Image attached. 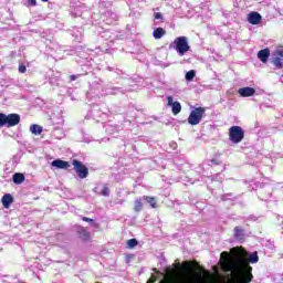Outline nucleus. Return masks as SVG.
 <instances>
[{
	"label": "nucleus",
	"instance_id": "b1692460",
	"mask_svg": "<svg viewBox=\"0 0 283 283\" xmlns=\"http://www.w3.org/2000/svg\"><path fill=\"white\" fill-rule=\"evenodd\" d=\"M31 134H34V136H41L43 134V127L39 126L38 124H32L30 126Z\"/></svg>",
	"mask_w": 283,
	"mask_h": 283
},
{
	"label": "nucleus",
	"instance_id": "aec40b11",
	"mask_svg": "<svg viewBox=\"0 0 283 283\" xmlns=\"http://www.w3.org/2000/svg\"><path fill=\"white\" fill-rule=\"evenodd\" d=\"M234 239L238 240V242H244V229L240 227L234 228Z\"/></svg>",
	"mask_w": 283,
	"mask_h": 283
},
{
	"label": "nucleus",
	"instance_id": "37998d69",
	"mask_svg": "<svg viewBox=\"0 0 283 283\" xmlns=\"http://www.w3.org/2000/svg\"><path fill=\"white\" fill-rule=\"evenodd\" d=\"M170 147H171L172 149H178V144L171 143V144H170Z\"/></svg>",
	"mask_w": 283,
	"mask_h": 283
},
{
	"label": "nucleus",
	"instance_id": "c85d7f7f",
	"mask_svg": "<svg viewBox=\"0 0 283 283\" xmlns=\"http://www.w3.org/2000/svg\"><path fill=\"white\" fill-rule=\"evenodd\" d=\"M251 264H258L260 262V256H258V252H252L249 256Z\"/></svg>",
	"mask_w": 283,
	"mask_h": 283
},
{
	"label": "nucleus",
	"instance_id": "a211bd4d",
	"mask_svg": "<svg viewBox=\"0 0 283 283\" xmlns=\"http://www.w3.org/2000/svg\"><path fill=\"white\" fill-rule=\"evenodd\" d=\"M12 181L14 182V185H23V182H25V175L21 172H15L12 176Z\"/></svg>",
	"mask_w": 283,
	"mask_h": 283
},
{
	"label": "nucleus",
	"instance_id": "09e8293b",
	"mask_svg": "<svg viewBox=\"0 0 283 283\" xmlns=\"http://www.w3.org/2000/svg\"><path fill=\"white\" fill-rule=\"evenodd\" d=\"M44 3H48L49 0H42Z\"/></svg>",
	"mask_w": 283,
	"mask_h": 283
},
{
	"label": "nucleus",
	"instance_id": "9d476101",
	"mask_svg": "<svg viewBox=\"0 0 283 283\" xmlns=\"http://www.w3.org/2000/svg\"><path fill=\"white\" fill-rule=\"evenodd\" d=\"M102 19L106 23V25H114V23L118 21V14H116V12L107 10L102 12Z\"/></svg>",
	"mask_w": 283,
	"mask_h": 283
},
{
	"label": "nucleus",
	"instance_id": "f3484780",
	"mask_svg": "<svg viewBox=\"0 0 283 283\" xmlns=\"http://www.w3.org/2000/svg\"><path fill=\"white\" fill-rule=\"evenodd\" d=\"M1 202H2V206L4 207V209H10V205H12V202H14V197H12V195H10V193H6L2 196Z\"/></svg>",
	"mask_w": 283,
	"mask_h": 283
},
{
	"label": "nucleus",
	"instance_id": "a18cd8bd",
	"mask_svg": "<svg viewBox=\"0 0 283 283\" xmlns=\"http://www.w3.org/2000/svg\"><path fill=\"white\" fill-rule=\"evenodd\" d=\"M160 66L161 67H169V63H161Z\"/></svg>",
	"mask_w": 283,
	"mask_h": 283
},
{
	"label": "nucleus",
	"instance_id": "6ab92c4d",
	"mask_svg": "<svg viewBox=\"0 0 283 283\" xmlns=\"http://www.w3.org/2000/svg\"><path fill=\"white\" fill-rule=\"evenodd\" d=\"M165 34H167V31L165 29L160 28V27L155 28L154 31H153V36L156 40L163 39V36H165Z\"/></svg>",
	"mask_w": 283,
	"mask_h": 283
},
{
	"label": "nucleus",
	"instance_id": "4c0bfd02",
	"mask_svg": "<svg viewBox=\"0 0 283 283\" xmlns=\"http://www.w3.org/2000/svg\"><path fill=\"white\" fill-rule=\"evenodd\" d=\"M27 67H25V65H23V64H20L19 65V72H20V74H25V72H27Z\"/></svg>",
	"mask_w": 283,
	"mask_h": 283
},
{
	"label": "nucleus",
	"instance_id": "4be33fe9",
	"mask_svg": "<svg viewBox=\"0 0 283 283\" xmlns=\"http://www.w3.org/2000/svg\"><path fill=\"white\" fill-rule=\"evenodd\" d=\"M247 269L248 273L243 275V277L241 279V283H250L253 280V274L251 273V271H253V268H251V265H248Z\"/></svg>",
	"mask_w": 283,
	"mask_h": 283
},
{
	"label": "nucleus",
	"instance_id": "c03bdc74",
	"mask_svg": "<svg viewBox=\"0 0 283 283\" xmlns=\"http://www.w3.org/2000/svg\"><path fill=\"white\" fill-rule=\"evenodd\" d=\"M148 282H150V283L156 282V275H151V277L148 280Z\"/></svg>",
	"mask_w": 283,
	"mask_h": 283
},
{
	"label": "nucleus",
	"instance_id": "e433bc0d",
	"mask_svg": "<svg viewBox=\"0 0 283 283\" xmlns=\"http://www.w3.org/2000/svg\"><path fill=\"white\" fill-rule=\"evenodd\" d=\"M101 196L107 197L109 196V188L107 186H104L102 191H101Z\"/></svg>",
	"mask_w": 283,
	"mask_h": 283
},
{
	"label": "nucleus",
	"instance_id": "4468645a",
	"mask_svg": "<svg viewBox=\"0 0 283 283\" xmlns=\"http://www.w3.org/2000/svg\"><path fill=\"white\" fill-rule=\"evenodd\" d=\"M256 56L259 61H261V63H269V57L271 56V50L269 48L260 50Z\"/></svg>",
	"mask_w": 283,
	"mask_h": 283
},
{
	"label": "nucleus",
	"instance_id": "0eeeda50",
	"mask_svg": "<svg viewBox=\"0 0 283 283\" xmlns=\"http://www.w3.org/2000/svg\"><path fill=\"white\" fill-rule=\"evenodd\" d=\"M202 116H205V107H197L190 112L188 117L189 125H200V120H202Z\"/></svg>",
	"mask_w": 283,
	"mask_h": 283
},
{
	"label": "nucleus",
	"instance_id": "2f4dec72",
	"mask_svg": "<svg viewBox=\"0 0 283 283\" xmlns=\"http://www.w3.org/2000/svg\"><path fill=\"white\" fill-rule=\"evenodd\" d=\"M154 19L155 21H160V23L165 22V17L160 12H154Z\"/></svg>",
	"mask_w": 283,
	"mask_h": 283
},
{
	"label": "nucleus",
	"instance_id": "473e14b6",
	"mask_svg": "<svg viewBox=\"0 0 283 283\" xmlns=\"http://www.w3.org/2000/svg\"><path fill=\"white\" fill-rule=\"evenodd\" d=\"M135 247H138V240L130 239V240L127 241V248L128 249H134Z\"/></svg>",
	"mask_w": 283,
	"mask_h": 283
},
{
	"label": "nucleus",
	"instance_id": "79ce46f5",
	"mask_svg": "<svg viewBox=\"0 0 283 283\" xmlns=\"http://www.w3.org/2000/svg\"><path fill=\"white\" fill-rule=\"evenodd\" d=\"M221 258H226L227 260H229V252H222Z\"/></svg>",
	"mask_w": 283,
	"mask_h": 283
},
{
	"label": "nucleus",
	"instance_id": "7c9ffc66",
	"mask_svg": "<svg viewBox=\"0 0 283 283\" xmlns=\"http://www.w3.org/2000/svg\"><path fill=\"white\" fill-rule=\"evenodd\" d=\"M134 210L138 213L143 211V201L140 199L135 200V207Z\"/></svg>",
	"mask_w": 283,
	"mask_h": 283
},
{
	"label": "nucleus",
	"instance_id": "393cba45",
	"mask_svg": "<svg viewBox=\"0 0 283 283\" xmlns=\"http://www.w3.org/2000/svg\"><path fill=\"white\" fill-rule=\"evenodd\" d=\"M77 233L80 235V238H82V240H90V232H87V230L83 227H80L77 229Z\"/></svg>",
	"mask_w": 283,
	"mask_h": 283
},
{
	"label": "nucleus",
	"instance_id": "a878e982",
	"mask_svg": "<svg viewBox=\"0 0 283 283\" xmlns=\"http://www.w3.org/2000/svg\"><path fill=\"white\" fill-rule=\"evenodd\" d=\"M102 39H105L106 41H114L116 36H114V33L112 31H103L102 33Z\"/></svg>",
	"mask_w": 283,
	"mask_h": 283
},
{
	"label": "nucleus",
	"instance_id": "72a5a7b5",
	"mask_svg": "<svg viewBox=\"0 0 283 283\" xmlns=\"http://www.w3.org/2000/svg\"><path fill=\"white\" fill-rule=\"evenodd\" d=\"M272 54H274V56L283 59V46L277 48Z\"/></svg>",
	"mask_w": 283,
	"mask_h": 283
},
{
	"label": "nucleus",
	"instance_id": "2eb2a0df",
	"mask_svg": "<svg viewBox=\"0 0 283 283\" xmlns=\"http://www.w3.org/2000/svg\"><path fill=\"white\" fill-rule=\"evenodd\" d=\"M238 94L242 96V98H249V96H254L255 88L250 86L241 87L239 88Z\"/></svg>",
	"mask_w": 283,
	"mask_h": 283
},
{
	"label": "nucleus",
	"instance_id": "ddd939ff",
	"mask_svg": "<svg viewBox=\"0 0 283 283\" xmlns=\"http://www.w3.org/2000/svg\"><path fill=\"white\" fill-rule=\"evenodd\" d=\"M248 22L251 23V25H260V23H262V14L258 11L250 12L248 14Z\"/></svg>",
	"mask_w": 283,
	"mask_h": 283
},
{
	"label": "nucleus",
	"instance_id": "c9c22d12",
	"mask_svg": "<svg viewBox=\"0 0 283 283\" xmlns=\"http://www.w3.org/2000/svg\"><path fill=\"white\" fill-rule=\"evenodd\" d=\"M107 70H108V72H115V74H117L118 76H120V74H123V71H120L114 66H107Z\"/></svg>",
	"mask_w": 283,
	"mask_h": 283
},
{
	"label": "nucleus",
	"instance_id": "7ed1b4c3",
	"mask_svg": "<svg viewBox=\"0 0 283 283\" xmlns=\"http://www.w3.org/2000/svg\"><path fill=\"white\" fill-rule=\"evenodd\" d=\"M21 123V115L17 113L6 114L0 113V129L1 127H17Z\"/></svg>",
	"mask_w": 283,
	"mask_h": 283
},
{
	"label": "nucleus",
	"instance_id": "9b49d317",
	"mask_svg": "<svg viewBox=\"0 0 283 283\" xmlns=\"http://www.w3.org/2000/svg\"><path fill=\"white\" fill-rule=\"evenodd\" d=\"M167 101H168V107H171V112L174 116H178V114L182 112V105L180 104V102H174L172 96H168Z\"/></svg>",
	"mask_w": 283,
	"mask_h": 283
},
{
	"label": "nucleus",
	"instance_id": "412c9836",
	"mask_svg": "<svg viewBox=\"0 0 283 283\" xmlns=\"http://www.w3.org/2000/svg\"><path fill=\"white\" fill-rule=\"evenodd\" d=\"M143 200L144 202H146V205H149V207H151L153 209H156V207H158V201L154 197L144 196Z\"/></svg>",
	"mask_w": 283,
	"mask_h": 283
},
{
	"label": "nucleus",
	"instance_id": "dca6fc26",
	"mask_svg": "<svg viewBox=\"0 0 283 283\" xmlns=\"http://www.w3.org/2000/svg\"><path fill=\"white\" fill-rule=\"evenodd\" d=\"M51 165L55 167V169H70V163L62 159H54Z\"/></svg>",
	"mask_w": 283,
	"mask_h": 283
},
{
	"label": "nucleus",
	"instance_id": "ea45409f",
	"mask_svg": "<svg viewBox=\"0 0 283 283\" xmlns=\"http://www.w3.org/2000/svg\"><path fill=\"white\" fill-rule=\"evenodd\" d=\"M73 36H75L76 41H81V32L77 31V33H73Z\"/></svg>",
	"mask_w": 283,
	"mask_h": 283
},
{
	"label": "nucleus",
	"instance_id": "423d86ee",
	"mask_svg": "<svg viewBox=\"0 0 283 283\" xmlns=\"http://www.w3.org/2000/svg\"><path fill=\"white\" fill-rule=\"evenodd\" d=\"M72 165H73L74 171L77 174V177L81 180H84V178H87V176H90V169L87 168V166L83 164V161H78V159H74L72 161Z\"/></svg>",
	"mask_w": 283,
	"mask_h": 283
},
{
	"label": "nucleus",
	"instance_id": "20e7f679",
	"mask_svg": "<svg viewBox=\"0 0 283 283\" xmlns=\"http://www.w3.org/2000/svg\"><path fill=\"white\" fill-rule=\"evenodd\" d=\"M103 90H105L103 80L95 77L94 81L90 83V91L87 92V96H103Z\"/></svg>",
	"mask_w": 283,
	"mask_h": 283
},
{
	"label": "nucleus",
	"instance_id": "1a4fd4ad",
	"mask_svg": "<svg viewBox=\"0 0 283 283\" xmlns=\"http://www.w3.org/2000/svg\"><path fill=\"white\" fill-rule=\"evenodd\" d=\"M102 96H116V94H125V90L122 87H116L112 84H107L102 88Z\"/></svg>",
	"mask_w": 283,
	"mask_h": 283
},
{
	"label": "nucleus",
	"instance_id": "39448f33",
	"mask_svg": "<svg viewBox=\"0 0 283 283\" xmlns=\"http://www.w3.org/2000/svg\"><path fill=\"white\" fill-rule=\"evenodd\" d=\"M229 140L238 145V143H242L244 140V129L240 126H231L229 128Z\"/></svg>",
	"mask_w": 283,
	"mask_h": 283
},
{
	"label": "nucleus",
	"instance_id": "f704fd0d",
	"mask_svg": "<svg viewBox=\"0 0 283 283\" xmlns=\"http://www.w3.org/2000/svg\"><path fill=\"white\" fill-rule=\"evenodd\" d=\"M235 197H233V193H226L221 197V200L224 202L227 200H234Z\"/></svg>",
	"mask_w": 283,
	"mask_h": 283
},
{
	"label": "nucleus",
	"instance_id": "f03ea898",
	"mask_svg": "<svg viewBox=\"0 0 283 283\" xmlns=\"http://www.w3.org/2000/svg\"><path fill=\"white\" fill-rule=\"evenodd\" d=\"M170 50H176L179 56H185L187 52H191V46L189 45V38L181 35L178 36L169 44Z\"/></svg>",
	"mask_w": 283,
	"mask_h": 283
},
{
	"label": "nucleus",
	"instance_id": "a19ab883",
	"mask_svg": "<svg viewBox=\"0 0 283 283\" xmlns=\"http://www.w3.org/2000/svg\"><path fill=\"white\" fill-rule=\"evenodd\" d=\"M80 77H81L80 74H77V75H71V76H70V81H76V78H80Z\"/></svg>",
	"mask_w": 283,
	"mask_h": 283
},
{
	"label": "nucleus",
	"instance_id": "6e6552de",
	"mask_svg": "<svg viewBox=\"0 0 283 283\" xmlns=\"http://www.w3.org/2000/svg\"><path fill=\"white\" fill-rule=\"evenodd\" d=\"M104 129L108 136H113L114 138H116V136H118L119 132H123V125H118V124L108 122L104 125Z\"/></svg>",
	"mask_w": 283,
	"mask_h": 283
},
{
	"label": "nucleus",
	"instance_id": "f257e3e1",
	"mask_svg": "<svg viewBox=\"0 0 283 283\" xmlns=\"http://www.w3.org/2000/svg\"><path fill=\"white\" fill-rule=\"evenodd\" d=\"M109 114H112V111H109L107 104H95L91 107V111L87 113L86 118H93V120L101 123V120H105V118H107Z\"/></svg>",
	"mask_w": 283,
	"mask_h": 283
},
{
	"label": "nucleus",
	"instance_id": "cd10ccee",
	"mask_svg": "<svg viewBox=\"0 0 283 283\" xmlns=\"http://www.w3.org/2000/svg\"><path fill=\"white\" fill-rule=\"evenodd\" d=\"M186 81L188 83H191V81H193V78H196V71L193 70H190L186 73V76H185Z\"/></svg>",
	"mask_w": 283,
	"mask_h": 283
},
{
	"label": "nucleus",
	"instance_id": "5701e85b",
	"mask_svg": "<svg viewBox=\"0 0 283 283\" xmlns=\"http://www.w3.org/2000/svg\"><path fill=\"white\" fill-rule=\"evenodd\" d=\"M272 63L276 67V70L283 69V57L272 54Z\"/></svg>",
	"mask_w": 283,
	"mask_h": 283
},
{
	"label": "nucleus",
	"instance_id": "c756f323",
	"mask_svg": "<svg viewBox=\"0 0 283 283\" xmlns=\"http://www.w3.org/2000/svg\"><path fill=\"white\" fill-rule=\"evenodd\" d=\"M81 220L83 222H90L91 227H94L95 229H98V223L94 221V219L87 218V217H81Z\"/></svg>",
	"mask_w": 283,
	"mask_h": 283
},
{
	"label": "nucleus",
	"instance_id": "8fccbe9b",
	"mask_svg": "<svg viewBox=\"0 0 283 283\" xmlns=\"http://www.w3.org/2000/svg\"><path fill=\"white\" fill-rule=\"evenodd\" d=\"M155 25H158V22H155Z\"/></svg>",
	"mask_w": 283,
	"mask_h": 283
},
{
	"label": "nucleus",
	"instance_id": "58836bf2",
	"mask_svg": "<svg viewBox=\"0 0 283 283\" xmlns=\"http://www.w3.org/2000/svg\"><path fill=\"white\" fill-rule=\"evenodd\" d=\"M28 6L34 8L36 6V0H25Z\"/></svg>",
	"mask_w": 283,
	"mask_h": 283
},
{
	"label": "nucleus",
	"instance_id": "49530a36",
	"mask_svg": "<svg viewBox=\"0 0 283 283\" xmlns=\"http://www.w3.org/2000/svg\"><path fill=\"white\" fill-rule=\"evenodd\" d=\"M211 164H212V165H219L218 160H216V159H212V160H211Z\"/></svg>",
	"mask_w": 283,
	"mask_h": 283
},
{
	"label": "nucleus",
	"instance_id": "de8ad7c7",
	"mask_svg": "<svg viewBox=\"0 0 283 283\" xmlns=\"http://www.w3.org/2000/svg\"><path fill=\"white\" fill-rule=\"evenodd\" d=\"M93 191L96 193L98 191V188H94Z\"/></svg>",
	"mask_w": 283,
	"mask_h": 283
},
{
	"label": "nucleus",
	"instance_id": "bb28decb",
	"mask_svg": "<svg viewBox=\"0 0 283 283\" xmlns=\"http://www.w3.org/2000/svg\"><path fill=\"white\" fill-rule=\"evenodd\" d=\"M97 3L101 10H105L106 8H112V1L109 0H97Z\"/></svg>",
	"mask_w": 283,
	"mask_h": 283
},
{
	"label": "nucleus",
	"instance_id": "f8f14e48",
	"mask_svg": "<svg viewBox=\"0 0 283 283\" xmlns=\"http://www.w3.org/2000/svg\"><path fill=\"white\" fill-rule=\"evenodd\" d=\"M12 21V11L8 7H0V23Z\"/></svg>",
	"mask_w": 283,
	"mask_h": 283
}]
</instances>
